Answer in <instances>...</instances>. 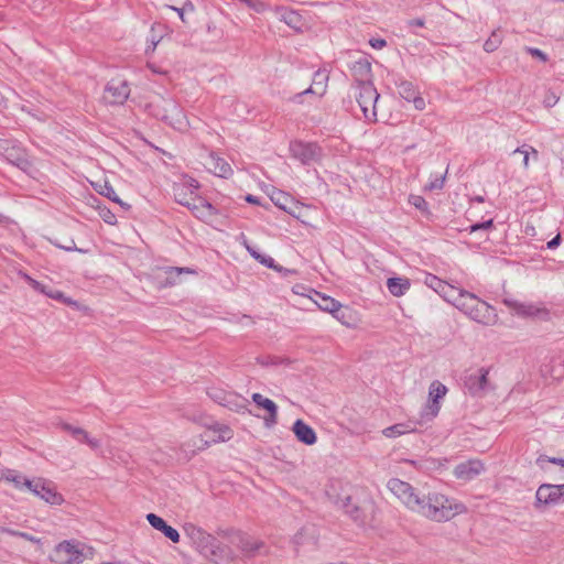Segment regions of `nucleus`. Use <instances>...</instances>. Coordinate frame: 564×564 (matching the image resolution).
Wrapping results in <instances>:
<instances>
[{
    "label": "nucleus",
    "instance_id": "nucleus-1",
    "mask_svg": "<svg viewBox=\"0 0 564 564\" xmlns=\"http://www.w3.org/2000/svg\"><path fill=\"white\" fill-rule=\"evenodd\" d=\"M386 487L405 510L433 522H447L467 511L466 506L456 498L441 491L424 495L412 484L397 477L388 479Z\"/></svg>",
    "mask_w": 564,
    "mask_h": 564
},
{
    "label": "nucleus",
    "instance_id": "nucleus-2",
    "mask_svg": "<svg viewBox=\"0 0 564 564\" xmlns=\"http://www.w3.org/2000/svg\"><path fill=\"white\" fill-rule=\"evenodd\" d=\"M424 283L470 321L485 327H492L499 323L496 308L476 294L452 285L433 274H427Z\"/></svg>",
    "mask_w": 564,
    "mask_h": 564
},
{
    "label": "nucleus",
    "instance_id": "nucleus-3",
    "mask_svg": "<svg viewBox=\"0 0 564 564\" xmlns=\"http://www.w3.org/2000/svg\"><path fill=\"white\" fill-rule=\"evenodd\" d=\"M324 495L328 502L344 511L355 522L366 524L373 520L376 502L365 490H355L348 481L334 477L328 479L324 487Z\"/></svg>",
    "mask_w": 564,
    "mask_h": 564
},
{
    "label": "nucleus",
    "instance_id": "nucleus-4",
    "mask_svg": "<svg viewBox=\"0 0 564 564\" xmlns=\"http://www.w3.org/2000/svg\"><path fill=\"white\" fill-rule=\"evenodd\" d=\"M199 183L189 176H183L173 185V195L180 205L188 208L197 217L213 214V206L198 194Z\"/></svg>",
    "mask_w": 564,
    "mask_h": 564
},
{
    "label": "nucleus",
    "instance_id": "nucleus-5",
    "mask_svg": "<svg viewBox=\"0 0 564 564\" xmlns=\"http://www.w3.org/2000/svg\"><path fill=\"white\" fill-rule=\"evenodd\" d=\"M154 118L167 123L177 131H186L189 122L181 106L172 98L162 95L153 96L145 106Z\"/></svg>",
    "mask_w": 564,
    "mask_h": 564
},
{
    "label": "nucleus",
    "instance_id": "nucleus-6",
    "mask_svg": "<svg viewBox=\"0 0 564 564\" xmlns=\"http://www.w3.org/2000/svg\"><path fill=\"white\" fill-rule=\"evenodd\" d=\"M94 556L93 546L78 539H68L55 544L48 558L54 564H84Z\"/></svg>",
    "mask_w": 564,
    "mask_h": 564
},
{
    "label": "nucleus",
    "instance_id": "nucleus-7",
    "mask_svg": "<svg viewBox=\"0 0 564 564\" xmlns=\"http://www.w3.org/2000/svg\"><path fill=\"white\" fill-rule=\"evenodd\" d=\"M0 155L29 175L37 172L35 162L26 150L13 141L0 139Z\"/></svg>",
    "mask_w": 564,
    "mask_h": 564
},
{
    "label": "nucleus",
    "instance_id": "nucleus-8",
    "mask_svg": "<svg viewBox=\"0 0 564 564\" xmlns=\"http://www.w3.org/2000/svg\"><path fill=\"white\" fill-rule=\"evenodd\" d=\"M351 88L354 97L359 105L365 119L368 122H377L378 113L376 104L379 100L380 95L373 86V83L352 85Z\"/></svg>",
    "mask_w": 564,
    "mask_h": 564
},
{
    "label": "nucleus",
    "instance_id": "nucleus-9",
    "mask_svg": "<svg viewBox=\"0 0 564 564\" xmlns=\"http://www.w3.org/2000/svg\"><path fill=\"white\" fill-rule=\"evenodd\" d=\"M183 530L185 536L200 554L210 558L217 555L219 546L215 536L193 523H186Z\"/></svg>",
    "mask_w": 564,
    "mask_h": 564
},
{
    "label": "nucleus",
    "instance_id": "nucleus-10",
    "mask_svg": "<svg viewBox=\"0 0 564 564\" xmlns=\"http://www.w3.org/2000/svg\"><path fill=\"white\" fill-rule=\"evenodd\" d=\"M193 422L204 427V434L209 441H212V445L229 442L235 435L234 430L229 425L216 421H209L203 415L193 416Z\"/></svg>",
    "mask_w": 564,
    "mask_h": 564
},
{
    "label": "nucleus",
    "instance_id": "nucleus-11",
    "mask_svg": "<svg viewBox=\"0 0 564 564\" xmlns=\"http://www.w3.org/2000/svg\"><path fill=\"white\" fill-rule=\"evenodd\" d=\"M503 304L517 316L522 318L547 319L549 310L541 303L519 302L505 299Z\"/></svg>",
    "mask_w": 564,
    "mask_h": 564
},
{
    "label": "nucleus",
    "instance_id": "nucleus-12",
    "mask_svg": "<svg viewBox=\"0 0 564 564\" xmlns=\"http://www.w3.org/2000/svg\"><path fill=\"white\" fill-rule=\"evenodd\" d=\"M283 198L289 203V206H283L284 212L307 227L315 228L317 226V213L313 206L293 200L288 196H283Z\"/></svg>",
    "mask_w": 564,
    "mask_h": 564
},
{
    "label": "nucleus",
    "instance_id": "nucleus-13",
    "mask_svg": "<svg viewBox=\"0 0 564 564\" xmlns=\"http://www.w3.org/2000/svg\"><path fill=\"white\" fill-rule=\"evenodd\" d=\"M22 276L35 291H39L53 300L62 302L70 307L75 308L76 311H79V312L88 311V307L85 304H83L78 301H74L73 299L66 296L62 291L56 290L50 285H45V284L34 280L33 278H31L30 275H28L25 273Z\"/></svg>",
    "mask_w": 564,
    "mask_h": 564
},
{
    "label": "nucleus",
    "instance_id": "nucleus-14",
    "mask_svg": "<svg viewBox=\"0 0 564 564\" xmlns=\"http://www.w3.org/2000/svg\"><path fill=\"white\" fill-rule=\"evenodd\" d=\"M130 90L124 80L113 79L109 82L102 94V100L107 105H122L129 97Z\"/></svg>",
    "mask_w": 564,
    "mask_h": 564
},
{
    "label": "nucleus",
    "instance_id": "nucleus-15",
    "mask_svg": "<svg viewBox=\"0 0 564 564\" xmlns=\"http://www.w3.org/2000/svg\"><path fill=\"white\" fill-rule=\"evenodd\" d=\"M291 153L304 164L318 161L322 156L321 148L315 143L295 141L291 143Z\"/></svg>",
    "mask_w": 564,
    "mask_h": 564
},
{
    "label": "nucleus",
    "instance_id": "nucleus-16",
    "mask_svg": "<svg viewBox=\"0 0 564 564\" xmlns=\"http://www.w3.org/2000/svg\"><path fill=\"white\" fill-rule=\"evenodd\" d=\"M485 471V465L479 459H469L456 465L453 475L456 479L470 481Z\"/></svg>",
    "mask_w": 564,
    "mask_h": 564
},
{
    "label": "nucleus",
    "instance_id": "nucleus-17",
    "mask_svg": "<svg viewBox=\"0 0 564 564\" xmlns=\"http://www.w3.org/2000/svg\"><path fill=\"white\" fill-rule=\"evenodd\" d=\"M561 499L558 485L542 484L535 492L534 507L543 509L557 503Z\"/></svg>",
    "mask_w": 564,
    "mask_h": 564
},
{
    "label": "nucleus",
    "instance_id": "nucleus-18",
    "mask_svg": "<svg viewBox=\"0 0 564 564\" xmlns=\"http://www.w3.org/2000/svg\"><path fill=\"white\" fill-rule=\"evenodd\" d=\"M314 295H316L319 299V301L314 299L312 301L318 306L319 310L332 314L343 325L351 327V325L346 321L345 314H337L343 307V304L340 302L317 291L314 292Z\"/></svg>",
    "mask_w": 564,
    "mask_h": 564
},
{
    "label": "nucleus",
    "instance_id": "nucleus-19",
    "mask_svg": "<svg viewBox=\"0 0 564 564\" xmlns=\"http://www.w3.org/2000/svg\"><path fill=\"white\" fill-rule=\"evenodd\" d=\"M447 393V388L440 381H433L429 387V400L426 404L427 414L435 417L440 410V400Z\"/></svg>",
    "mask_w": 564,
    "mask_h": 564
},
{
    "label": "nucleus",
    "instance_id": "nucleus-20",
    "mask_svg": "<svg viewBox=\"0 0 564 564\" xmlns=\"http://www.w3.org/2000/svg\"><path fill=\"white\" fill-rule=\"evenodd\" d=\"M539 468L557 480H564V459L540 456L536 459Z\"/></svg>",
    "mask_w": 564,
    "mask_h": 564
},
{
    "label": "nucleus",
    "instance_id": "nucleus-21",
    "mask_svg": "<svg viewBox=\"0 0 564 564\" xmlns=\"http://www.w3.org/2000/svg\"><path fill=\"white\" fill-rule=\"evenodd\" d=\"M33 496L51 506H61L64 502L62 494L57 492L45 479L39 478L37 488Z\"/></svg>",
    "mask_w": 564,
    "mask_h": 564
},
{
    "label": "nucleus",
    "instance_id": "nucleus-22",
    "mask_svg": "<svg viewBox=\"0 0 564 564\" xmlns=\"http://www.w3.org/2000/svg\"><path fill=\"white\" fill-rule=\"evenodd\" d=\"M399 96L408 102H412L415 110L422 111L426 108L425 99L410 82H402L399 85Z\"/></svg>",
    "mask_w": 564,
    "mask_h": 564
},
{
    "label": "nucleus",
    "instance_id": "nucleus-23",
    "mask_svg": "<svg viewBox=\"0 0 564 564\" xmlns=\"http://www.w3.org/2000/svg\"><path fill=\"white\" fill-rule=\"evenodd\" d=\"M252 401L259 406L264 409L268 412V415L264 416V424L267 427H272L278 422V406L276 404L263 397L261 393H253Z\"/></svg>",
    "mask_w": 564,
    "mask_h": 564
},
{
    "label": "nucleus",
    "instance_id": "nucleus-24",
    "mask_svg": "<svg viewBox=\"0 0 564 564\" xmlns=\"http://www.w3.org/2000/svg\"><path fill=\"white\" fill-rule=\"evenodd\" d=\"M352 85L372 83L371 64L367 59H359L351 66Z\"/></svg>",
    "mask_w": 564,
    "mask_h": 564
},
{
    "label": "nucleus",
    "instance_id": "nucleus-25",
    "mask_svg": "<svg viewBox=\"0 0 564 564\" xmlns=\"http://www.w3.org/2000/svg\"><path fill=\"white\" fill-rule=\"evenodd\" d=\"M206 169L219 177H229L232 174L231 166L224 159L210 154L205 163Z\"/></svg>",
    "mask_w": 564,
    "mask_h": 564
},
{
    "label": "nucleus",
    "instance_id": "nucleus-26",
    "mask_svg": "<svg viewBox=\"0 0 564 564\" xmlns=\"http://www.w3.org/2000/svg\"><path fill=\"white\" fill-rule=\"evenodd\" d=\"M292 431L296 436L297 441L305 445H314L317 441L316 433L302 420H296L293 424Z\"/></svg>",
    "mask_w": 564,
    "mask_h": 564
},
{
    "label": "nucleus",
    "instance_id": "nucleus-27",
    "mask_svg": "<svg viewBox=\"0 0 564 564\" xmlns=\"http://www.w3.org/2000/svg\"><path fill=\"white\" fill-rule=\"evenodd\" d=\"M212 446V441H209L204 432L199 435H196L188 440L186 443L182 445V451L188 455L189 457L194 456L198 452H203Z\"/></svg>",
    "mask_w": 564,
    "mask_h": 564
},
{
    "label": "nucleus",
    "instance_id": "nucleus-28",
    "mask_svg": "<svg viewBox=\"0 0 564 564\" xmlns=\"http://www.w3.org/2000/svg\"><path fill=\"white\" fill-rule=\"evenodd\" d=\"M387 289L394 297L404 296L411 289V281L405 276H393L387 280Z\"/></svg>",
    "mask_w": 564,
    "mask_h": 564
},
{
    "label": "nucleus",
    "instance_id": "nucleus-29",
    "mask_svg": "<svg viewBox=\"0 0 564 564\" xmlns=\"http://www.w3.org/2000/svg\"><path fill=\"white\" fill-rule=\"evenodd\" d=\"M90 184L98 194L107 197L108 199H110L121 206H126V204L116 194L113 187L111 186L110 182L107 178L90 181ZM127 207H129V206L127 205Z\"/></svg>",
    "mask_w": 564,
    "mask_h": 564
},
{
    "label": "nucleus",
    "instance_id": "nucleus-30",
    "mask_svg": "<svg viewBox=\"0 0 564 564\" xmlns=\"http://www.w3.org/2000/svg\"><path fill=\"white\" fill-rule=\"evenodd\" d=\"M241 240H242L243 247L247 249V251L250 253V256L253 259H256L258 262H260L261 264H263L270 269H273L278 272H282V271L290 272V270H285L282 267L275 264L274 260L271 257L259 253L253 247H251L249 245L245 235H241Z\"/></svg>",
    "mask_w": 564,
    "mask_h": 564
},
{
    "label": "nucleus",
    "instance_id": "nucleus-31",
    "mask_svg": "<svg viewBox=\"0 0 564 564\" xmlns=\"http://www.w3.org/2000/svg\"><path fill=\"white\" fill-rule=\"evenodd\" d=\"M195 270L191 268H178V267H169L164 269L165 279L162 282L163 288L174 286L180 283V276L182 274H195Z\"/></svg>",
    "mask_w": 564,
    "mask_h": 564
},
{
    "label": "nucleus",
    "instance_id": "nucleus-32",
    "mask_svg": "<svg viewBox=\"0 0 564 564\" xmlns=\"http://www.w3.org/2000/svg\"><path fill=\"white\" fill-rule=\"evenodd\" d=\"M0 481L11 484L14 489L23 491L25 476L10 468H0Z\"/></svg>",
    "mask_w": 564,
    "mask_h": 564
},
{
    "label": "nucleus",
    "instance_id": "nucleus-33",
    "mask_svg": "<svg viewBox=\"0 0 564 564\" xmlns=\"http://www.w3.org/2000/svg\"><path fill=\"white\" fill-rule=\"evenodd\" d=\"M280 20L295 32L301 33L305 29V21L303 20L302 15L295 11L282 10L280 14Z\"/></svg>",
    "mask_w": 564,
    "mask_h": 564
},
{
    "label": "nucleus",
    "instance_id": "nucleus-34",
    "mask_svg": "<svg viewBox=\"0 0 564 564\" xmlns=\"http://www.w3.org/2000/svg\"><path fill=\"white\" fill-rule=\"evenodd\" d=\"M63 429L73 435L77 441L89 445L91 448H98L100 446V442L97 438L91 437L88 432L82 427L64 424Z\"/></svg>",
    "mask_w": 564,
    "mask_h": 564
},
{
    "label": "nucleus",
    "instance_id": "nucleus-35",
    "mask_svg": "<svg viewBox=\"0 0 564 564\" xmlns=\"http://www.w3.org/2000/svg\"><path fill=\"white\" fill-rule=\"evenodd\" d=\"M415 427L410 422L397 423L382 430V435L387 438H398L403 435L413 433Z\"/></svg>",
    "mask_w": 564,
    "mask_h": 564
},
{
    "label": "nucleus",
    "instance_id": "nucleus-36",
    "mask_svg": "<svg viewBox=\"0 0 564 564\" xmlns=\"http://www.w3.org/2000/svg\"><path fill=\"white\" fill-rule=\"evenodd\" d=\"M328 75L325 72H316L312 86L304 94H315L323 96L326 93Z\"/></svg>",
    "mask_w": 564,
    "mask_h": 564
},
{
    "label": "nucleus",
    "instance_id": "nucleus-37",
    "mask_svg": "<svg viewBox=\"0 0 564 564\" xmlns=\"http://www.w3.org/2000/svg\"><path fill=\"white\" fill-rule=\"evenodd\" d=\"M513 156L519 161V163L524 167H529L530 160H538V151L532 147L523 145L513 151Z\"/></svg>",
    "mask_w": 564,
    "mask_h": 564
},
{
    "label": "nucleus",
    "instance_id": "nucleus-38",
    "mask_svg": "<svg viewBox=\"0 0 564 564\" xmlns=\"http://www.w3.org/2000/svg\"><path fill=\"white\" fill-rule=\"evenodd\" d=\"M264 546L261 540L246 538L241 540V549L249 555H253Z\"/></svg>",
    "mask_w": 564,
    "mask_h": 564
},
{
    "label": "nucleus",
    "instance_id": "nucleus-39",
    "mask_svg": "<svg viewBox=\"0 0 564 564\" xmlns=\"http://www.w3.org/2000/svg\"><path fill=\"white\" fill-rule=\"evenodd\" d=\"M501 43V37L497 32H492L490 37L485 42L484 50L488 53L495 52Z\"/></svg>",
    "mask_w": 564,
    "mask_h": 564
},
{
    "label": "nucleus",
    "instance_id": "nucleus-40",
    "mask_svg": "<svg viewBox=\"0 0 564 564\" xmlns=\"http://www.w3.org/2000/svg\"><path fill=\"white\" fill-rule=\"evenodd\" d=\"M409 203L414 206L416 209L429 213V205L423 196L421 195H410Z\"/></svg>",
    "mask_w": 564,
    "mask_h": 564
},
{
    "label": "nucleus",
    "instance_id": "nucleus-41",
    "mask_svg": "<svg viewBox=\"0 0 564 564\" xmlns=\"http://www.w3.org/2000/svg\"><path fill=\"white\" fill-rule=\"evenodd\" d=\"M147 520L151 524L152 528H154L158 531H162L164 527L166 525V522L155 513H148Z\"/></svg>",
    "mask_w": 564,
    "mask_h": 564
},
{
    "label": "nucleus",
    "instance_id": "nucleus-42",
    "mask_svg": "<svg viewBox=\"0 0 564 564\" xmlns=\"http://www.w3.org/2000/svg\"><path fill=\"white\" fill-rule=\"evenodd\" d=\"M314 292H316V291L305 286L304 284H295L292 288L293 294L300 295V296H305V297H308L310 300H313L312 294H314Z\"/></svg>",
    "mask_w": 564,
    "mask_h": 564
},
{
    "label": "nucleus",
    "instance_id": "nucleus-43",
    "mask_svg": "<svg viewBox=\"0 0 564 564\" xmlns=\"http://www.w3.org/2000/svg\"><path fill=\"white\" fill-rule=\"evenodd\" d=\"M169 540H171L173 543H178L181 535L178 531L171 525L166 524L164 529L161 531Z\"/></svg>",
    "mask_w": 564,
    "mask_h": 564
},
{
    "label": "nucleus",
    "instance_id": "nucleus-44",
    "mask_svg": "<svg viewBox=\"0 0 564 564\" xmlns=\"http://www.w3.org/2000/svg\"><path fill=\"white\" fill-rule=\"evenodd\" d=\"M99 215L106 224L112 226L117 224V217L110 209L101 208Z\"/></svg>",
    "mask_w": 564,
    "mask_h": 564
},
{
    "label": "nucleus",
    "instance_id": "nucleus-45",
    "mask_svg": "<svg viewBox=\"0 0 564 564\" xmlns=\"http://www.w3.org/2000/svg\"><path fill=\"white\" fill-rule=\"evenodd\" d=\"M560 100V96L555 91H547L544 96L543 104L545 107H554Z\"/></svg>",
    "mask_w": 564,
    "mask_h": 564
},
{
    "label": "nucleus",
    "instance_id": "nucleus-46",
    "mask_svg": "<svg viewBox=\"0 0 564 564\" xmlns=\"http://www.w3.org/2000/svg\"><path fill=\"white\" fill-rule=\"evenodd\" d=\"M13 535H17V536H20L33 544H36V545H42V539L39 538V536H35V535H32V534H29L26 532H19V531H12L11 532Z\"/></svg>",
    "mask_w": 564,
    "mask_h": 564
},
{
    "label": "nucleus",
    "instance_id": "nucleus-47",
    "mask_svg": "<svg viewBox=\"0 0 564 564\" xmlns=\"http://www.w3.org/2000/svg\"><path fill=\"white\" fill-rule=\"evenodd\" d=\"M243 2L248 8L257 11V12H263L265 10V4L261 1L256 0H240Z\"/></svg>",
    "mask_w": 564,
    "mask_h": 564
},
{
    "label": "nucleus",
    "instance_id": "nucleus-48",
    "mask_svg": "<svg viewBox=\"0 0 564 564\" xmlns=\"http://www.w3.org/2000/svg\"><path fill=\"white\" fill-rule=\"evenodd\" d=\"M445 176H441L435 178L434 181L430 182L426 186V191H434V189H441L444 186Z\"/></svg>",
    "mask_w": 564,
    "mask_h": 564
},
{
    "label": "nucleus",
    "instance_id": "nucleus-49",
    "mask_svg": "<svg viewBox=\"0 0 564 564\" xmlns=\"http://www.w3.org/2000/svg\"><path fill=\"white\" fill-rule=\"evenodd\" d=\"M39 478L30 479L25 477V485H23V490L30 491L32 495L35 492V489L37 488Z\"/></svg>",
    "mask_w": 564,
    "mask_h": 564
},
{
    "label": "nucleus",
    "instance_id": "nucleus-50",
    "mask_svg": "<svg viewBox=\"0 0 564 564\" xmlns=\"http://www.w3.org/2000/svg\"><path fill=\"white\" fill-rule=\"evenodd\" d=\"M492 226H494V221H492V219H489L485 223L475 224V225L470 226V232H475L480 229H491Z\"/></svg>",
    "mask_w": 564,
    "mask_h": 564
},
{
    "label": "nucleus",
    "instance_id": "nucleus-51",
    "mask_svg": "<svg viewBox=\"0 0 564 564\" xmlns=\"http://www.w3.org/2000/svg\"><path fill=\"white\" fill-rule=\"evenodd\" d=\"M478 384L480 389H485L488 384V370L480 369V376L478 379Z\"/></svg>",
    "mask_w": 564,
    "mask_h": 564
},
{
    "label": "nucleus",
    "instance_id": "nucleus-52",
    "mask_svg": "<svg viewBox=\"0 0 564 564\" xmlns=\"http://www.w3.org/2000/svg\"><path fill=\"white\" fill-rule=\"evenodd\" d=\"M370 45L373 47V48H378V50H381L386 46V41L382 40V39H375V40H371L370 41Z\"/></svg>",
    "mask_w": 564,
    "mask_h": 564
},
{
    "label": "nucleus",
    "instance_id": "nucleus-53",
    "mask_svg": "<svg viewBox=\"0 0 564 564\" xmlns=\"http://www.w3.org/2000/svg\"><path fill=\"white\" fill-rule=\"evenodd\" d=\"M283 196H285V195H284V194H280L276 198H273L274 204H275L279 208H281V209H283V206H289V203H286V202L284 200Z\"/></svg>",
    "mask_w": 564,
    "mask_h": 564
},
{
    "label": "nucleus",
    "instance_id": "nucleus-54",
    "mask_svg": "<svg viewBox=\"0 0 564 564\" xmlns=\"http://www.w3.org/2000/svg\"><path fill=\"white\" fill-rule=\"evenodd\" d=\"M561 242V236L560 235H556L552 240H550L547 242V248L549 249H554L556 248Z\"/></svg>",
    "mask_w": 564,
    "mask_h": 564
},
{
    "label": "nucleus",
    "instance_id": "nucleus-55",
    "mask_svg": "<svg viewBox=\"0 0 564 564\" xmlns=\"http://www.w3.org/2000/svg\"><path fill=\"white\" fill-rule=\"evenodd\" d=\"M169 9L176 11L178 17H180V19L183 22H186V19H185V15H184L185 8L180 9V8H176V7H173V6H169Z\"/></svg>",
    "mask_w": 564,
    "mask_h": 564
},
{
    "label": "nucleus",
    "instance_id": "nucleus-56",
    "mask_svg": "<svg viewBox=\"0 0 564 564\" xmlns=\"http://www.w3.org/2000/svg\"><path fill=\"white\" fill-rule=\"evenodd\" d=\"M246 200H247L248 203H250V204H259L258 198H257V197H254V196H252V195H248V196L246 197Z\"/></svg>",
    "mask_w": 564,
    "mask_h": 564
},
{
    "label": "nucleus",
    "instance_id": "nucleus-57",
    "mask_svg": "<svg viewBox=\"0 0 564 564\" xmlns=\"http://www.w3.org/2000/svg\"><path fill=\"white\" fill-rule=\"evenodd\" d=\"M561 498L564 500V484L558 485Z\"/></svg>",
    "mask_w": 564,
    "mask_h": 564
},
{
    "label": "nucleus",
    "instance_id": "nucleus-58",
    "mask_svg": "<svg viewBox=\"0 0 564 564\" xmlns=\"http://www.w3.org/2000/svg\"><path fill=\"white\" fill-rule=\"evenodd\" d=\"M404 462L411 464L414 467L417 466L416 462H414V460H404Z\"/></svg>",
    "mask_w": 564,
    "mask_h": 564
},
{
    "label": "nucleus",
    "instance_id": "nucleus-59",
    "mask_svg": "<svg viewBox=\"0 0 564 564\" xmlns=\"http://www.w3.org/2000/svg\"><path fill=\"white\" fill-rule=\"evenodd\" d=\"M185 8H188V9H189V11H193V10H194V6H193L192 3H187V4L185 6Z\"/></svg>",
    "mask_w": 564,
    "mask_h": 564
},
{
    "label": "nucleus",
    "instance_id": "nucleus-60",
    "mask_svg": "<svg viewBox=\"0 0 564 564\" xmlns=\"http://www.w3.org/2000/svg\"><path fill=\"white\" fill-rule=\"evenodd\" d=\"M475 200H476V202H478V203H482V202H484V198H482L481 196H477V197L475 198Z\"/></svg>",
    "mask_w": 564,
    "mask_h": 564
},
{
    "label": "nucleus",
    "instance_id": "nucleus-61",
    "mask_svg": "<svg viewBox=\"0 0 564 564\" xmlns=\"http://www.w3.org/2000/svg\"><path fill=\"white\" fill-rule=\"evenodd\" d=\"M530 231H531V232H533V231H534V228H533V227H530V228H529V227H527L525 232H527V234H529Z\"/></svg>",
    "mask_w": 564,
    "mask_h": 564
},
{
    "label": "nucleus",
    "instance_id": "nucleus-62",
    "mask_svg": "<svg viewBox=\"0 0 564 564\" xmlns=\"http://www.w3.org/2000/svg\"><path fill=\"white\" fill-rule=\"evenodd\" d=\"M415 24H416V25H419V26H422V25H423V21L417 20V21L415 22Z\"/></svg>",
    "mask_w": 564,
    "mask_h": 564
},
{
    "label": "nucleus",
    "instance_id": "nucleus-63",
    "mask_svg": "<svg viewBox=\"0 0 564 564\" xmlns=\"http://www.w3.org/2000/svg\"><path fill=\"white\" fill-rule=\"evenodd\" d=\"M155 46H156V43H155V42H153V44H152V48H151V50H152V51H154V50H155Z\"/></svg>",
    "mask_w": 564,
    "mask_h": 564
}]
</instances>
